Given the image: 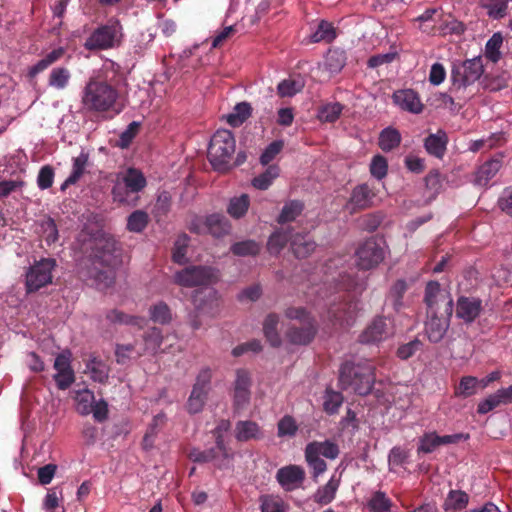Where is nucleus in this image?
Wrapping results in <instances>:
<instances>
[{
    "label": "nucleus",
    "instance_id": "obj_1",
    "mask_svg": "<svg viewBox=\"0 0 512 512\" xmlns=\"http://www.w3.org/2000/svg\"><path fill=\"white\" fill-rule=\"evenodd\" d=\"M339 382L342 389H351L356 394L368 395L375 383V366L371 361H346L339 370Z\"/></svg>",
    "mask_w": 512,
    "mask_h": 512
},
{
    "label": "nucleus",
    "instance_id": "obj_2",
    "mask_svg": "<svg viewBox=\"0 0 512 512\" xmlns=\"http://www.w3.org/2000/svg\"><path fill=\"white\" fill-rule=\"evenodd\" d=\"M118 91L105 81L90 79L82 90L81 104L87 112H107L115 109Z\"/></svg>",
    "mask_w": 512,
    "mask_h": 512
},
{
    "label": "nucleus",
    "instance_id": "obj_3",
    "mask_svg": "<svg viewBox=\"0 0 512 512\" xmlns=\"http://www.w3.org/2000/svg\"><path fill=\"white\" fill-rule=\"evenodd\" d=\"M97 252L94 254L91 266L82 272L92 284L99 289L110 287L114 283L115 275L111 268L115 250V243H107L101 246L96 244Z\"/></svg>",
    "mask_w": 512,
    "mask_h": 512
},
{
    "label": "nucleus",
    "instance_id": "obj_4",
    "mask_svg": "<svg viewBox=\"0 0 512 512\" xmlns=\"http://www.w3.org/2000/svg\"><path fill=\"white\" fill-rule=\"evenodd\" d=\"M147 185L144 174L136 168L130 167L118 173L112 188L114 202L134 207L139 200V192Z\"/></svg>",
    "mask_w": 512,
    "mask_h": 512
},
{
    "label": "nucleus",
    "instance_id": "obj_5",
    "mask_svg": "<svg viewBox=\"0 0 512 512\" xmlns=\"http://www.w3.org/2000/svg\"><path fill=\"white\" fill-rule=\"evenodd\" d=\"M236 142L231 131L217 130L210 140L208 159L217 171H227L235 153Z\"/></svg>",
    "mask_w": 512,
    "mask_h": 512
},
{
    "label": "nucleus",
    "instance_id": "obj_6",
    "mask_svg": "<svg viewBox=\"0 0 512 512\" xmlns=\"http://www.w3.org/2000/svg\"><path fill=\"white\" fill-rule=\"evenodd\" d=\"M123 38V27L119 19L112 17L97 27L84 42L88 51H101L117 47Z\"/></svg>",
    "mask_w": 512,
    "mask_h": 512
},
{
    "label": "nucleus",
    "instance_id": "obj_7",
    "mask_svg": "<svg viewBox=\"0 0 512 512\" xmlns=\"http://www.w3.org/2000/svg\"><path fill=\"white\" fill-rule=\"evenodd\" d=\"M339 454L340 448L338 444L329 439L312 441L306 445L304 450L305 460L308 467L312 470L314 478H317L327 470V464L321 456L329 460H335Z\"/></svg>",
    "mask_w": 512,
    "mask_h": 512
},
{
    "label": "nucleus",
    "instance_id": "obj_8",
    "mask_svg": "<svg viewBox=\"0 0 512 512\" xmlns=\"http://www.w3.org/2000/svg\"><path fill=\"white\" fill-rule=\"evenodd\" d=\"M57 263L54 258H42L29 267L26 272V290L28 293L36 292L42 287L52 283V272Z\"/></svg>",
    "mask_w": 512,
    "mask_h": 512
},
{
    "label": "nucleus",
    "instance_id": "obj_9",
    "mask_svg": "<svg viewBox=\"0 0 512 512\" xmlns=\"http://www.w3.org/2000/svg\"><path fill=\"white\" fill-rule=\"evenodd\" d=\"M217 280V270L207 266H189L174 275L175 283L183 287L207 286Z\"/></svg>",
    "mask_w": 512,
    "mask_h": 512
},
{
    "label": "nucleus",
    "instance_id": "obj_10",
    "mask_svg": "<svg viewBox=\"0 0 512 512\" xmlns=\"http://www.w3.org/2000/svg\"><path fill=\"white\" fill-rule=\"evenodd\" d=\"M424 302L427 306V313L438 312L452 316L453 299L449 291L442 289L437 281H429L425 287Z\"/></svg>",
    "mask_w": 512,
    "mask_h": 512
},
{
    "label": "nucleus",
    "instance_id": "obj_11",
    "mask_svg": "<svg viewBox=\"0 0 512 512\" xmlns=\"http://www.w3.org/2000/svg\"><path fill=\"white\" fill-rule=\"evenodd\" d=\"M384 241L371 236L362 242L356 250L357 265L360 269L370 270L377 267L385 257Z\"/></svg>",
    "mask_w": 512,
    "mask_h": 512
},
{
    "label": "nucleus",
    "instance_id": "obj_12",
    "mask_svg": "<svg viewBox=\"0 0 512 512\" xmlns=\"http://www.w3.org/2000/svg\"><path fill=\"white\" fill-rule=\"evenodd\" d=\"M484 67L481 57H474L458 64L451 70V79L458 88L467 87L475 83L483 74Z\"/></svg>",
    "mask_w": 512,
    "mask_h": 512
},
{
    "label": "nucleus",
    "instance_id": "obj_13",
    "mask_svg": "<svg viewBox=\"0 0 512 512\" xmlns=\"http://www.w3.org/2000/svg\"><path fill=\"white\" fill-rule=\"evenodd\" d=\"M376 192L373 187L367 183L355 186L351 192L346 208L350 213L365 210L373 206Z\"/></svg>",
    "mask_w": 512,
    "mask_h": 512
},
{
    "label": "nucleus",
    "instance_id": "obj_14",
    "mask_svg": "<svg viewBox=\"0 0 512 512\" xmlns=\"http://www.w3.org/2000/svg\"><path fill=\"white\" fill-rule=\"evenodd\" d=\"M251 378L248 371L238 369L234 383L233 406L236 412L244 410L250 402Z\"/></svg>",
    "mask_w": 512,
    "mask_h": 512
},
{
    "label": "nucleus",
    "instance_id": "obj_15",
    "mask_svg": "<svg viewBox=\"0 0 512 512\" xmlns=\"http://www.w3.org/2000/svg\"><path fill=\"white\" fill-rule=\"evenodd\" d=\"M56 373L53 379L59 390L68 389L75 381V373L71 366L70 353H60L56 356L54 365Z\"/></svg>",
    "mask_w": 512,
    "mask_h": 512
},
{
    "label": "nucleus",
    "instance_id": "obj_16",
    "mask_svg": "<svg viewBox=\"0 0 512 512\" xmlns=\"http://www.w3.org/2000/svg\"><path fill=\"white\" fill-rule=\"evenodd\" d=\"M428 320L425 323V332L430 342L438 343L445 336L452 316H447L443 312L427 313Z\"/></svg>",
    "mask_w": 512,
    "mask_h": 512
},
{
    "label": "nucleus",
    "instance_id": "obj_17",
    "mask_svg": "<svg viewBox=\"0 0 512 512\" xmlns=\"http://www.w3.org/2000/svg\"><path fill=\"white\" fill-rule=\"evenodd\" d=\"M483 310L482 300L477 297L460 296L456 303V317L465 324L473 323Z\"/></svg>",
    "mask_w": 512,
    "mask_h": 512
},
{
    "label": "nucleus",
    "instance_id": "obj_18",
    "mask_svg": "<svg viewBox=\"0 0 512 512\" xmlns=\"http://www.w3.org/2000/svg\"><path fill=\"white\" fill-rule=\"evenodd\" d=\"M391 333L388 320L385 317L378 316L361 333L359 341L364 344L377 343L388 338Z\"/></svg>",
    "mask_w": 512,
    "mask_h": 512
},
{
    "label": "nucleus",
    "instance_id": "obj_19",
    "mask_svg": "<svg viewBox=\"0 0 512 512\" xmlns=\"http://www.w3.org/2000/svg\"><path fill=\"white\" fill-rule=\"evenodd\" d=\"M276 479L286 491L299 488L305 480V471L297 465H288L280 468L276 473Z\"/></svg>",
    "mask_w": 512,
    "mask_h": 512
},
{
    "label": "nucleus",
    "instance_id": "obj_20",
    "mask_svg": "<svg viewBox=\"0 0 512 512\" xmlns=\"http://www.w3.org/2000/svg\"><path fill=\"white\" fill-rule=\"evenodd\" d=\"M392 100L401 110L420 114L424 109L419 94L413 89H400L393 93Z\"/></svg>",
    "mask_w": 512,
    "mask_h": 512
},
{
    "label": "nucleus",
    "instance_id": "obj_21",
    "mask_svg": "<svg viewBox=\"0 0 512 512\" xmlns=\"http://www.w3.org/2000/svg\"><path fill=\"white\" fill-rule=\"evenodd\" d=\"M317 332L315 320H305L303 324L291 326L286 333L292 344L306 345L310 343Z\"/></svg>",
    "mask_w": 512,
    "mask_h": 512
},
{
    "label": "nucleus",
    "instance_id": "obj_22",
    "mask_svg": "<svg viewBox=\"0 0 512 512\" xmlns=\"http://www.w3.org/2000/svg\"><path fill=\"white\" fill-rule=\"evenodd\" d=\"M448 141L447 133L439 129L435 134H429L425 138L424 148L429 155L442 159L446 153Z\"/></svg>",
    "mask_w": 512,
    "mask_h": 512
},
{
    "label": "nucleus",
    "instance_id": "obj_23",
    "mask_svg": "<svg viewBox=\"0 0 512 512\" xmlns=\"http://www.w3.org/2000/svg\"><path fill=\"white\" fill-rule=\"evenodd\" d=\"M502 167V160L499 158H492L483 163L475 172L474 183L478 186L485 187L489 181L496 176Z\"/></svg>",
    "mask_w": 512,
    "mask_h": 512
},
{
    "label": "nucleus",
    "instance_id": "obj_24",
    "mask_svg": "<svg viewBox=\"0 0 512 512\" xmlns=\"http://www.w3.org/2000/svg\"><path fill=\"white\" fill-rule=\"evenodd\" d=\"M206 218L207 233L220 238L229 233L231 225L229 220L222 214L214 213Z\"/></svg>",
    "mask_w": 512,
    "mask_h": 512
},
{
    "label": "nucleus",
    "instance_id": "obj_25",
    "mask_svg": "<svg viewBox=\"0 0 512 512\" xmlns=\"http://www.w3.org/2000/svg\"><path fill=\"white\" fill-rule=\"evenodd\" d=\"M65 53L66 50L64 47L53 49L29 68L28 75L32 78L35 77L37 74L43 72L48 67L62 59Z\"/></svg>",
    "mask_w": 512,
    "mask_h": 512
},
{
    "label": "nucleus",
    "instance_id": "obj_26",
    "mask_svg": "<svg viewBox=\"0 0 512 512\" xmlns=\"http://www.w3.org/2000/svg\"><path fill=\"white\" fill-rule=\"evenodd\" d=\"M480 8L493 20H500L508 13V0H477Z\"/></svg>",
    "mask_w": 512,
    "mask_h": 512
},
{
    "label": "nucleus",
    "instance_id": "obj_27",
    "mask_svg": "<svg viewBox=\"0 0 512 512\" xmlns=\"http://www.w3.org/2000/svg\"><path fill=\"white\" fill-rule=\"evenodd\" d=\"M291 249L297 258L303 259L314 252L316 243L307 235L297 234L291 239Z\"/></svg>",
    "mask_w": 512,
    "mask_h": 512
},
{
    "label": "nucleus",
    "instance_id": "obj_28",
    "mask_svg": "<svg viewBox=\"0 0 512 512\" xmlns=\"http://www.w3.org/2000/svg\"><path fill=\"white\" fill-rule=\"evenodd\" d=\"M346 64L345 53L339 49H330L325 55L324 69L330 76L338 74Z\"/></svg>",
    "mask_w": 512,
    "mask_h": 512
},
{
    "label": "nucleus",
    "instance_id": "obj_29",
    "mask_svg": "<svg viewBox=\"0 0 512 512\" xmlns=\"http://www.w3.org/2000/svg\"><path fill=\"white\" fill-rule=\"evenodd\" d=\"M71 79V72L67 67H54L48 76V86L56 90H64L68 87Z\"/></svg>",
    "mask_w": 512,
    "mask_h": 512
},
{
    "label": "nucleus",
    "instance_id": "obj_30",
    "mask_svg": "<svg viewBox=\"0 0 512 512\" xmlns=\"http://www.w3.org/2000/svg\"><path fill=\"white\" fill-rule=\"evenodd\" d=\"M260 434V428L256 422L246 420L239 421L235 427V437L240 442H246L257 439Z\"/></svg>",
    "mask_w": 512,
    "mask_h": 512
},
{
    "label": "nucleus",
    "instance_id": "obj_31",
    "mask_svg": "<svg viewBox=\"0 0 512 512\" xmlns=\"http://www.w3.org/2000/svg\"><path fill=\"white\" fill-rule=\"evenodd\" d=\"M252 114V107L248 102H240L235 105L233 111L227 115V123L232 127L241 126Z\"/></svg>",
    "mask_w": 512,
    "mask_h": 512
},
{
    "label": "nucleus",
    "instance_id": "obj_32",
    "mask_svg": "<svg viewBox=\"0 0 512 512\" xmlns=\"http://www.w3.org/2000/svg\"><path fill=\"white\" fill-rule=\"evenodd\" d=\"M292 238L289 229H277L270 235L267 249L271 254H278Z\"/></svg>",
    "mask_w": 512,
    "mask_h": 512
},
{
    "label": "nucleus",
    "instance_id": "obj_33",
    "mask_svg": "<svg viewBox=\"0 0 512 512\" xmlns=\"http://www.w3.org/2000/svg\"><path fill=\"white\" fill-rule=\"evenodd\" d=\"M401 143V134L398 130L388 127L381 131L378 145L384 152L392 151Z\"/></svg>",
    "mask_w": 512,
    "mask_h": 512
},
{
    "label": "nucleus",
    "instance_id": "obj_34",
    "mask_svg": "<svg viewBox=\"0 0 512 512\" xmlns=\"http://www.w3.org/2000/svg\"><path fill=\"white\" fill-rule=\"evenodd\" d=\"M304 204L299 200H290L286 202L277 217L279 224H285L294 221L303 211Z\"/></svg>",
    "mask_w": 512,
    "mask_h": 512
},
{
    "label": "nucleus",
    "instance_id": "obj_35",
    "mask_svg": "<svg viewBox=\"0 0 512 512\" xmlns=\"http://www.w3.org/2000/svg\"><path fill=\"white\" fill-rule=\"evenodd\" d=\"M188 457L195 463L203 464L214 461L217 467L222 468L224 466L223 461L216 454V449L210 448L202 451L198 448H192L188 452Z\"/></svg>",
    "mask_w": 512,
    "mask_h": 512
},
{
    "label": "nucleus",
    "instance_id": "obj_36",
    "mask_svg": "<svg viewBox=\"0 0 512 512\" xmlns=\"http://www.w3.org/2000/svg\"><path fill=\"white\" fill-rule=\"evenodd\" d=\"M338 487L339 479H336L334 476H332L331 479L323 487L319 488L315 493V502L321 505L329 504L335 498Z\"/></svg>",
    "mask_w": 512,
    "mask_h": 512
},
{
    "label": "nucleus",
    "instance_id": "obj_37",
    "mask_svg": "<svg viewBox=\"0 0 512 512\" xmlns=\"http://www.w3.org/2000/svg\"><path fill=\"white\" fill-rule=\"evenodd\" d=\"M279 317L277 314H269L263 324V331L267 341L273 346L278 347L281 344V338L277 331Z\"/></svg>",
    "mask_w": 512,
    "mask_h": 512
},
{
    "label": "nucleus",
    "instance_id": "obj_38",
    "mask_svg": "<svg viewBox=\"0 0 512 512\" xmlns=\"http://www.w3.org/2000/svg\"><path fill=\"white\" fill-rule=\"evenodd\" d=\"M343 401L344 397L340 392L334 391L331 388H326L323 395V410L328 415H334L338 412Z\"/></svg>",
    "mask_w": 512,
    "mask_h": 512
},
{
    "label": "nucleus",
    "instance_id": "obj_39",
    "mask_svg": "<svg viewBox=\"0 0 512 512\" xmlns=\"http://www.w3.org/2000/svg\"><path fill=\"white\" fill-rule=\"evenodd\" d=\"M143 339L145 348L142 352H139L138 355H142L147 352L155 354L163 341L162 332L159 328H150L145 332Z\"/></svg>",
    "mask_w": 512,
    "mask_h": 512
},
{
    "label": "nucleus",
    "instance_id": "obj_40",
    "mask_svg": "<svg viewBox=\"0 0 512 512\" xmlns=\"http://www.w3.org/2000/svg\"><path fill=\"white\" fill-rule=\"evenodd\" d=\"M503 36L500 32L494 33L485 45V57L492 63H497L501 59V47Z\"/></svg>",
    "mask_w": 512,
    "mask_h": 512
},
{
    "label": "nucleus",
    "instance_id": "obj_41",
    "mask_svg": "<svg viewBox=\"0 0 512 512\" xmlns=\"http://www.w3.org/2000/svg\"><path fill=\"white\" fill-rule=\"evenodd\" d=\"M249 205V196L247 194H242L239 197H234L230 199V202L227 207V213L231 217L239 219L247 213Z\"/></svg>",
    "mask_w": 512,
    "mask_h": 512
},
{
    "label": "nucleus",
    "instance_id": "obj_42",
    "mask_svg": "<svg viewBox=\"0 0 512 512\" xmlns=\"http://www.w3.org/2000/svg\"><path fill=\"white\" fill-rule=\"evenodd\" d=\"M280 169L277 165H270L266 170L252 180V185L259 190H266L279 176Z\"/></svg>",
    "mask_w": 512,
    "mask_h": 512
},
{
    "label": "nucleus",
    "instance_id": "obj_43",
    "mask_svg": "<svg viewBox=\"0 0 512 512\" xmlns=\"http://www.w3.org/2000/svg\"><path fill=\"white\" fill-rule=\"evenodd\" d=\"M149 223V215L143 210H135L127 218V230L134 233L143 232Z\"/></svg>",
    "mask_w": 512,
    "mask_h": 512
},
{
    "label": "nucleus",
    "instance_id": "obj_44",
    "mask_svg": "<svg viewBox=\"0 0 512 512\" xmlns=\"http://www.w3.org/2000/svg\"><path fill=\"white\" fill-rule=\"evenodd\" d=\"M106 319L113 324L134 325L142 327L144 319L137 316H130L120 310L113 309L106 314Z\"/></svg>",
    "mask_w": 512,
    "mask_h": 512
},
{
    "label": "nucleus",
    "instance_id": "obj_45",
    "mask_svg": "<svg viewBox=\"0 0 512 512\" xmlns=\"http://www.w3.org/2000/svg\"><path fill=\"white\" fill-rule=\"evenodd\" d=\"M469 496L461 490H451L445 501V510L459 511L468 505Z\"/></svg>",
    "mask_w": 512,
    "mask_h": 512
},
{
    "label": "nucleus",
    "instance_id": "obj_46",
    "mask_svg": "<svg viewBox=\"0 0 512 512\" xmlns=\"http://www.w3.org/2000/svg\"><path fill=\"white\" fill-rule=\"evenodd\" d=\"M337 286L340 290H345L349 292L360 293L365 289V284L363 280L358 279L357 277L348 274V273H340L339 278L337 280Z\"/></svg>",
    "mask_w": 512,
    "mask_h": 512
},
{
    "label": "nucleus",
    "instance_id": "obj_47",
    "mask_svg": "<svg viewBox=\"0 0 512 512\" xmlns=\"http://www.w3.org/2000/svg\"><path fill=\"white\" fill-rule=\"evenodd\" d=\"M335 37L336 33L333 26L326 21H321L318 24L316 31L309 36V39L311 43H318L321 41L330 43L335 39Z\"/></svg>",
    "mask_w": 512,
    "mask_h": 512
},
{
    "label": "nucleus",
    "instance_id": "obj_48",
    "mask_svg": "<svg viewBox=\"0 0 512 512\" xmlns=\"http://www.w3.org/2000/svg\"><path fill=\"white\" fill-rule=\"evenodd\" d=\"M89 162V154L85 151L73 158L72 171L69 175V182H78L86 172Z\"/></svg>",
    "mask_w": 512,
    "mask_h": 512
},
{
    "label": "nucleus",
    "instance_id": "obj_49",
    "mask_svg": "<svg viewBox=\"0 0 512 512\" xmlns=\"http://www.w3.org/2000/svg\"><path fill=\"white\" fill-rule=\"evenodd\" d=\"M230 250L236 256H256L260 252V245L254 240H245L234 243Z\"/></svg>",
    "mask_w": 512,
    "mask_h": 512
},
{
    "label": "nucleus",
    "instance_id": "obj_50",
    "mask_svg": "<svg viewBox=\"0 0 512 512\" xmlns=\"http://www.w3.org/2000/svg\"><path fill=\"white\" fill-rule=\"evenodd\" d=\"M371 512H389L392 507L391 500L382 491H376L367 502Z\"/></svg>",
    "mask_w": 512,
    "mask_h": 512
},
{
    "label": "nucleus",
    "instance_id": "obj_51",
    "mask_svg": "<svg viewBox=\"0 0 512 512\" xmlns=\"http://www.w3.org/2000/svg\"><path fill=\"white\" fill-rule=\"evenodd\" d=\"M356 309V303L351 301L343 303L340 306H332L329 309L330 316L339 322H348L353 317V312Z\"/></svg>",
    "mask_w": 512,
    "mask_h": 512
},
{
    "label": "nucleus",
    "instance_id": "obj_52",
    "mask_svg": "<svg viewBox=\"0 0 512 512\" xmlns=\"http://www.w3.org/2000/svg\"><path fill=\"white\" fill-rule=\"evenodd\" d=\"M149 312L151 320L155 323L164 325L168 324L172 319L170 308L164 302L151 306Z\"/></svg>",
    "mask_w": 512,
    "mask_h": 512
},
{
    "label": "nucleus",
    "instance_id": "obj_53",
    "mask_svg": "<svg viewBox=\"0 0 512 512\" xmlns=\"http://www.w3.org/2000/svg\"><path fill=\"white\" fill-rule=\"evenodd\" d=\"M208 394L198 390V388H192L191 394L187 401V410L191 414H196L202 411Z\"/></svg>",
    "mask_w": 512,
    "mask_h": 512
},
{
    "label": "nucleus",
    "instance_id": "obj_54",
    "mask_svg": "<svg viewBox=\"0 0 512 512\" xmlns=\"http://www.w3.org/2000/svg\"><path fill=\"white\" fill-rule=\"evenodd\" d=\"M86 367L91 372V377L94 381L99 383L107 382L108 370L101 360L93 358L87 363Z\"/></svg>",
    "mask_w": 512,
    "mask_h": 512
},
{
    "label": "nucleus",
    "instance_id": "obj_55",
    "mask_svg": "<svg viewBox=\"0 0 512 512\" xmlns=\"http://www.w3.org/2000/svg\"><path fill=\"white\" fill-rule=\"evenodd\" d=\"M343 105L339 102L328 103L319 111V119L324 122L333 123L340 117Z\"/></svg>",
    "mask_w": 512,
    "mask_h": 512
},
{
    "label": "nucleus",
    "instance_id": "obj_56",
    "mask_svg": "<svg viewBox=\"0 0 512 512\" xmlns=\"http://www.w3.org/2000/svg\"><path fill=\"white\" fill-rule=\"evenodd\" d=\"M478 380L473 376H464L456 389L455 394L463 398H468L475 394Z\"/></svg>",
    "mask_w": 512,
    "mask_h": 512
},
{
    "label": "nucleus",
    "instance_id": "obj_57",
    "mask_svg": "<svg viewBox=\"0 0 512 512\" xmlns=\"http://www.w3.org/2000/svg\"><path fill=\"white\" fill-rule=\"evenodd\" d=\"M76 400L78 403V411L82 415L91 413L92 403L94 402V394L88 389L77 392Z\"/></svg>",
    "mask_w": 512,
    "mask_h": 512
},
{
    "label": "nucleus",
    "instance_id": "obj_58",
    "mask_svg": "<svg viewBox=\"0 0 512 512\" xmlns=\"http://www.w3.org/2000/svg\"><path fill=\"white\" fill-rule=\"evenodd\" d=\"M408 286L405 280H397L391 287L389 297L392 299L393 306L396 310L402 306V299Z\"/></svg>",
    "mask_w": 512,
    "mask_h": 512
},
{
    "label": "nucleus",
    "instance_id": "obj_59",
    "mask_svg": "<svg viewBox=\"0 0 512 512\" xmlns=\"http://www.w3.org/2000/svg\"><path fill=\"white\" fill-rule=\"evenodd\" d=\"M388 163L384 156L376 155L372 158L370 164V173L378 180L383 179L387 175Z\"/></svg>",
    "mask_w": 512,
    "mask_h": 512
},
{
    "label": "nucleus",
    "instance_id": "obj_60",
    "mask_svg": "<svg viewBox=\"0 0 512 512\" xmlns=\"http://www.w3.org/2000/svg\"><path fill=\"white\" fill-rule=\"evenodd\" d=\"M437 30L442 36H446L448 34L461 35L465 31V27L463 23L457 21L456 19L450 18L443 20Z\"/></svg>",
    "mask_w": 512,
    "mask_h": 512
},
{
    "label": "nucleus",
    "instance_id": "obj_61",
    "mask_svg": "<svg viewBox=\"0 0 512 512\" xmlns=\"http://www.w3.org/2000/svg\"><path fill=\"white\" fill-rule=\"evenodd\" d=\"M140 129V124L136 121L131 122L119 136L118 146L122 149L128 148L136 137Z\"/></svg>",
    "mask_w": 512,
    "mask_h": 512
},
{
    "label": "nucleus",
    "instance_id": "obj_62",
    "mask_svg": "<svg viewBox=\"0 0 512 512\" xmlns=\"http://www.w3.org/2000/svg\"><path fill=\"white\" fill-rule=\"evenodd\" d=\"M303 85L292 79H285L277 86V92L281 97H292L300 92Z\"/></svg>",
    "mask_w": 512,
    "mask_h": 512
},
{
    "label": "nucleus",
    "instance_id": "obj_63",
    "mask_svg": "<svg viewBox=\"0 0 512 512\" xmlns=\"http://www.w3.org/2000/svg\"><path fill=\"white\" fill-rule=\"evenodd\" d=\"M383 219L384 216L381 212L366 214L360 219V227L368 232H373L380 226Z\"/></svg>",
    "mask_w": 512,
    "mask_h": 512
},
{
    "label": "nucleus",
    "instance_id": "obj_64",
    "mask_svg": "<svg viewBox=\"0 0 512 512\" xmlns=\"http://www.w3.org/2000/svg\"><path fill=\"white\" fill-rule=\"evenodd\" d=\"M283 147L284 142L281 140L271 142L261 154L260 163L262 165H268L282 151Z\"/></svg>",
    "mask_w": 512,
    "mask_h": 512
}]
</instances>
